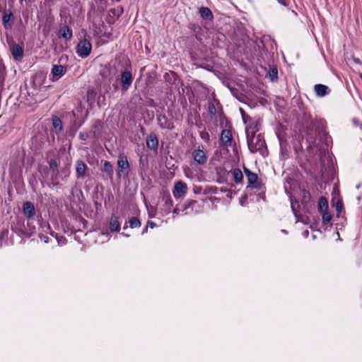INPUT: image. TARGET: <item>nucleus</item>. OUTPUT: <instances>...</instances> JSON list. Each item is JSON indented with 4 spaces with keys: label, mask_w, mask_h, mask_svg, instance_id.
<instances>
[{
    "label": "nucleus",
    "mask_w": 362,
    "mask_h": 362,
    "mask_svg": "<svg viewBox=\"0 0 362 362\" xmlns=\"http://www.w3.org/2000/svg\"><path fill=\"white\" fill-rule=\"evenodd\" d=\"M277 1L283 6H288L289 0H277Z\"/></svg>",
    "instance_id": "32"
},
{
    "label": "nucleus",
    "mask_w": 362,
    "mask_h": 362,
    "mask_svg": "<svg viewBox=\"0 0 362 362\" xmlns=\"http://www.w3.org/2000/svg\"><path fill=\"white\" fill-rule=\"evenodd\" d=\"M244 172L247 178L248 187H252L257 189H260L262 185L261 182L258 180L257 175L251 172L246 168H244Z\"/></svg>",
    "instance_id": "4"
},
{
    "label": "nucleus",
    "mask_w": 362,
    "mask_h": 362,
    "mask_svg": "<svg viewBox=\"0 0 362 362\" xmlns=\"http://www.w3.org/2000/svg\"><path fill=\"white\" fill-rule=\"evenodd\" d=\"M315 91L318 96L322 97L329 93V88L322 84H317L315 86Z\"/></svg>",
    "instance_id": "15"
},
{
    "label": "nucleus",
    "mask_w": 362,
    "mask_h": 362,
    "mask_svg": "<svg viewBox=\"0 0 362 362\" xmlns=\"http://www.w3.org/2000/svg\"><path fill=\"white\" fill-rule=\"evenodd\" d=\"M208 110L211 115H215L216 114V108L214 102H209Z\"/></svg>",
    "instance_id": "26"
},
{
    "label": "nucleus",
    "mask_w": 362,
    "mask_h": 362,
    "mask_svg": "<svg viewBox=\"0 0 362 362\" xmlns=\"http://www.w3.org/2000/svg\"><path fill=\"white\" fill-rule=\"evenodd\" d=\"M59 33L60 35L66 40H69L72 37V31L66 25H64L60 28Z\"/></svg>",
    "instance_id": "16"
},
{
    "label": "nucleus",
    "mask_w": 362,
    "mask_h": 362,
    "mask_svg": "<svg viewBox=\"0 0 362 362\" xmlns=\"http://www.w3.org/2000/svg\"><path fill=\"white\" fill-rule=\"evenodd\" d=\"M91 49L92 45L90 42L88 40L84 39L78 44L76 52L79 57L84 58L89 55Z\"/></svg>",
    "instance_id": "3"
},
{
    "label": "nucleus",
    "mask_w": 362,
    "mask_h": 362,
    "mask_svg": "<svg viewBox=\"0 0 362 362\" xmlns=\"http://www.w3.org/2000/svg\"><path fill=\"white\" fill-rule=\"evenodd\" d=\"M65 74V69L62 65H53L50 77L52 81H56Z\"/></svg>",
    "instance_id": "6"
},
{
    "label": "nucleus",
    "mask_w": 362,
    "mask_h": 362,
    "mask_svg": "<svg viewBox=\"0 0 362 362\" xmlns=\"http://www.w3.org/2000/svg\"><path fill=\"white\" fill-rule=\"evenodd\" d=\"M58 166L57 162L55 160L52 159L49 161V167L51 169L54 170L57 168Z\"/></svg>",
    "instance_id": "30"
},
{
    "label": "nucleus",
    "mask_w": 362,
    "mask_h": 362,
    "mask_svg": "<svg viewBox=\"0 0 362 362\" xmlns=\"http://www.w3.org/2000/svg\"><path fill=\"white\" fill-rule=\"evenodd\" d=\"M110 229L111 232H117L120 230L119 217L112 215L110 221Z\"/></svg>",
    "instance_id": "14"
},
{
    "label": "nucleus",
    "mask_w": 362,
    "mask_h": 362,
    "mask_svg": "<svg viewBox=\"0 0 362 362\" xmlns=\"http://www.w3.org/2000/svg\"><path fill=\"white\" fill-rule=\"evenodd\" d=\"M121 83L122 85V90L126 91L129 89L132 83V75L128 70L124 71L121 74Z\"/></svg>",
    "instance_id": "5"
},
{
    "label": "nucleus",
    "mask_w": 362,
    "mask_h": 362,
    "mask_svg": "<svg viewBox=\"0 0 362 362\" xmlns=\"http://www.w3.org/2000/svg\"><path fill=\"white\" fill-rule=\"evenodd\" d=\"M110 12L112 13L114 16L117 15V17H119L122 13V8H113L111 9Z\"/></svg>",
    "instance_id": "29"
},
{
    "label": "nucleus",
    "mask_w": 362,
    "mask_h": 362,
    "mask_svg": "<svg viewBox=\"0 0 362 362\" xmlns=\"http://www.w3.org/2000/svg\"><path fill=\"white\" fill-rule=\"evenodd\" d=\"M291 208H292V210H293V213H294L295 216H296V217H298L297 212L296 211L295 206H294V204H293V202H292V201H291Z\"/></svg>",
    "instance_id": "35"
},
{
    "label": "nucleus",
    "mask_w": 362,
    "mask_h": 362,
    "mask_svg": "<svg viewBox=\"0 0 362 362\" xmlns=\"http://www.w3.org/2000/svg\"><path fill=\"white\" fill-rule=\"evenodd\" d=\"M305 235H308V230L305 232Z\"/></svg>",
    "instance_id": "44"
},
{
    "label": "nucleus",
    "mask_w": 362,
    "mask_h": 362,
    "mask_svg": "<svg viewBox=\"0 0 362 362\" xmlns=\"http://www.w3.org/2000/svg\"><path fill=\"white\" fill-rule=\"evenodd\" d=\"M318 210L320 213L328 210V202L326 198L321 197L319 199Z\"/></svg>",
    "instance_id": "19"
},
{
    "label": "nucleus",
    "mask_w": 362,
    "mask_h": 362,
    "mask_svg": "<svg viewBox=\"0 0 362 362\" xmlns=\"http://www.w3.org/2000/svg\"><path fill=\"white\" fill-rule=\"evenodd\" d=\"M341 207H342L341 204V203H337V211H340Z\"/></svg>",
    "instance_id": "37"
},
{
    "label": "nucleus",
    "mask_w": 362,
    "mask_h": 362,
    "mask_svg": "<svg viewBox=\"0 0 362 362\" xmlns=\"http://www.w3.org/2000/svg\"><path fill=\"white\" fill-rule=\"evenodd\" d=\"M45 226H46L48 229H49V224H45Z\"/></svg>",
    "instance_id": "43"
},
{
    "label": "nucleus",
    "mask_w": 362,
    "mask_h": 362,
    "mask_svg": "<svg viewBox=\"0 0 362 362\" xmlns=\"http://www.w3.org/2000/svg\"><path fill=\"white\" fill-rule=\"evenodd\" d=\"M240 113L242 114L243 119H245V112L241 108L240 109Z\"/></svg>",
    "instance_id": "39"
},
{
    "label": "nucleus",
    "mask_w": 362,
    "mask_h": 362,
    "mask_svg": "<svg viewBox=\"0 0 362 362\" xmlns=\"http://www.w3.org/2000/svg\"><path fill=\"white\" fill-rule=\"evenodd\" d=\"M147 147L153 151H156L158 146V139L153 133L150 134L146 138Z\"/></svg>",
    "instance_id": "11"
},
{
    "label": "nucleus",
    "mask_w": 362,
    "mask_h": 362,
    "mask_svg": "<svg viewBox=\"0 0 362 362\" xmlns=\"http://www.w3.org/2000/svg\"><path fill=\"white\" fill-rule=\"evenodd\" d=\"M320 214L322 215V222L324 224H326L331 221L332 217L331 214L328 211V210L321 212Z\"/></svg>",
    "instance_id": "22"
},
{
    "label": "nucleus",
    "mask_w": 362,
    "mask_h": 362,
    "mask_svg": "<svg viewBox=\"0 0 362 362\" xmlns=\"http://www.w3.org/2000/svg\"><path fill=\"white\" fill-rule=\"evenodd\" d=\"M103 170L107 173V175L112 178L113 175V166L109 161H105L103 164Z\"/></svg>",
    "instance_id": "20"
},
{
    "label": "nucleus",
    "mask_w": 362,
    "mask_h": 362,
    "mask_svg": "<svg viewBox=\"0 0 362 362\" xmlns=\"http://www.w3.org/2000/svg\"><path fill=\"white\" fill-rule=\"evenodd\" d=\"M221 141L226 147L230 146L232 144V133L228 129H223L221 135Z\"/></svg>",
    "instance_id": "13"
},
{
    "label": "nucleus",
    "mask_w": 362,
    "mask_h": 362,
    "mask_svg": "<svg viewBox=\"0 0 362 362\" xmlns=\"http://www.w3.org/2000/svg\"><path fill=\"white\" fill-rule=\"evenodd\" d=\"M52 126L54 132L57 134L62 131L63 125L61 119L57 117L52 118Z\"/></svg>",
    "instance_id": "17"
},
{
    "label": "nucleus",
    "mask_w": 362,
    "mask_h": 362,
    "mask_svg": "<svg viewBox=\"0 0 362 362\" xmlns=\"http://www.w3.org/2000/svg\"><path fill=\"white\" fill-rule=\"evenodd\" d=\"M240 113L242 114L243 119H245V112L241 108L240 109Z\"/></svg>",
    "instance_id": "40"
},
{
    "label": "nucleus",
    "mask_w": 362,
    "mask_h": 362,
    "mask_svg": "<svg viewBox=\"0 0 362 362\" xmlns=\"http://www.w3.org/2000/svg\"><path fill=\"white\" fill-rule=\"evenodd\" d=\"M154 226H155V223H150V226H151V228H153V227H154Z\"/></svg>",
    "instance_id": "42"
},
{
    "label": "nucleus",
    "mask_w": 362,
    "mask_h": 362,
    "mask_svg": "<svg viewBox=\"0 0 362 362\" xmlns=\"http://www.w3.org/2000/svg\"><path fill=\"white\" fill-rule=\"evenodd\" d=\"M129 222L130 227L132 228H138V227H140V226H141V223H140L139 220L135 217H132L129 220Z\"/></svg>",
    "instance_id": "24"
},
{
    "label": "nucleus",
    "mask_w": 362,
    "mask_h": 362,
    "mask_svg": "<svg viewBox=\"0 0 362 362\" xmlns=\"http://www.w3.org/2000/svg\"><path fill=\"white\" fill-rule=\"evenodd\" d=\"M40 239L45 243H47L49 242V238L45 235H40Z\"/></svg>",
    "instance_id": "33"
},
{
    "label": "nucleus",
    "mask_w": 362,
    "mask_h": 362,
    "mask_svg": "<svg viewBox=\"0 0 362 362\" xmlns=\"http://www.w3.org/2000/svg\"><path fill=\"white\" fill-rule=\"evenodd\" d=\"M199 13L202 18L205 20H210L212 18V13L211 10L206 7H201L199 8Z\"/></svg>",
    "instance_id": "18"
},
{
    "label": "nucleus",
    "mask_w": 362,
    "mask_h": 362,
    "mask_svg": "<svg viewBox=\"0 0 362 362\" xmlns=\"http://www.w3.org/2000/svg\"><path fill=\"white\" fill-rule=\"evenodd\" d=\"M233 179L236 182H241L243 179V175L239 168H235L233 172Z\"/></svg>",
    "instance_id": "21"
},
{
    "label": "nucleus",
    "mask_w": 362,
    "mask_h": 362,
    "mask_svg": "<svg viewBox=\"0 0 362 362\" xmlns=\"http://www.w3.org/2000/svg\"><path fill=\"white\" fill-rule=\"evenodd\" d=\"M192 157L194 161L200 165H203L207 161V156L205 151L200 148H197L193 151Z\"/></svg>",
    "instance_id": "7"
},
{
    "label": "nucleus",
    "mask_w": 362,
    "mask_h": 362,
    "mask_svg": "<svg viewBox=\"0 0 362 362\" xmlns=\"http://www.w3.org/2000/svg\"><path fill=\"white\" fill-rule=\"evenodd\" d=\"M247 144L250 151L252 153L262 151L265 146V141L260 134L252 136L248 139Z\"/></svg>",
    "instance_id": "1"
},
{
    "label": "nucleus",
    "mask_w": 362,
    "mask_h": 362,
    "mask_svg": "<svg viewBox=\"0 0 362 362\" xmlns=\"http://www.w3.org/2000/svg\"><path fill=\"white\" fill-rule=\"evenodd\" d=\"M310 199V194L309 193V192L306 191V190H303L302 191V203L303 204H307Z\"/></svg>",
    "instance_id": "23"
},
{
    "label": "nucleus",
    "mask_w": 362,
    "mask_h": 362,
    "mask_svg": "<svg viewBox=\"0 0 362 362\" xmlns=\"http://www.w3.org/2000/svg\"><path fill=\"white\" fill-rule=\"evenodd\" d=\"M12 56L16 61H21L23 57V48L18 44H13L11 46Z\"/></svg>",
    "instance_id": "9"
},
{
    "label": "nucleus",
    "mask_w": 362,
    "mask_h": 362,
    "mask_svg": "<svg viewBox=\"0 0 362 362\" xmlns=\"http://www.w3.org/2000/svg\"><path fill=\"white\" fill-rule=\"evenodd\" d=\"M269 76L272 81H274L277 79L278 77V71L276 68H272L269 71Z\"/></svg>",
    "instance_id": "25"
},
{
    "label": "nucleus",
    "mask_w": 362,
    "mask_h": 362,
    "mask_svg": "<svg viewBox=\"0 0 362 362\" xmlns=\"http://www.w3.org/2000/svg\"><path fill=\"white\" fill-rule=\"evenodd\" d=\"M12 16V13H4V16H3V23L5 25V27H6V23L10 21L11 19V17Z\"/></svg>",
    "instance_id": "28"
},
{
    "label": "nucleus",
    "mask_w": 362,
    "mask_h": 362,
    "mask_svg": "<svg viewBox=\"0 0 362 362\" xmlns=\"http://www.w3.org/2000/svg\"><path fill=\"white\" fill-rule=\"evenodd\" d=\"M23 210L24 215L28 218H33L35 214L34 204L30 202H26L23 204Z\"/></svg>",
    "instance_id": "12"
},
{
    "label": "nucleus",
    "mask_w": 362,
    "mask_h": 362,
    "mask_svg": "<svg viewBox=\"0 0 362 362\" xmlns=\"http://www.w3.org/2000/svg\"><path fill=\"white\" fill-rule=\"evenodd\" d=\"M173 214H179V209H175L173 210Z\"/></svg>",
    "instance_id": "41"
},
{
    "label": "nucleus",
    "mask_w": 362,
    "mask_h": 362,
    "mask_svg": "<svg viewBox=\"0 0 362 362\" xmlns=\"http://www.w3.org/2000/svg\"><path fill=\"white\" fill-rule=\"evenodd\" d=\"M28 226L29 227V230L25 233L29 235L33 234L35 232V226H30L29 223H28Z\"/></svg>",
    "instance_id": "31"
},
{
    "label": "nucleus",
    "mask_w": 362,
    "mask_h": 362,
    "mask_svg": "<svg viewBox=\"0 0 362 362\" xmlns=\"http://www.w3.org/2000/svg\"><path fill=\"white\" fill-rule=\"evenodd\" d=\"M197 201H194V200L191 201V202L189 203V204L186 206V209H188V208H189V207H192V206H193L194 204H197Z\"/></svg>",
    "instance_id": "34"
},
{
    "label": "nucleus",
    "mask_w": 362,
    "mask_h": 362,
    "mask_svg": "<svg viewBox=\"0 0 362 362\" xmlns=\"http://www.w3.org/2000/svg\"><path fill=\"white\" fill-rule=\"evenodd\" d=\"M312 144H313V146L318 147V146H319L318 144L316 143L315 140L312 141Z\"/></svg>",
    "instance_id": "38"
},
{
    "label": "nucleus",
    "mask_w": 362,
    "mask_h": 362,
    "mask_svg": "<svg viewBox=\"0 0 362 362\" xmlns=\"http://www.w3.org/2000/svg\"><path fill=\"white\" fill-rule=\"evenodd\" d=\"M200 136L204 141H205L206 142H208L209 141L210 136H209V133L206 131H202L200 132Z\"/></svg>",
    "instance_id": "27"
},
{
    "label": "nucleus",
    "mask_w": 362,
    "mask_h": 362,
    "mask_svg": "<svg viewBox=\"0 0 362 362\" xmlns=\"http://www.w3.org/2000/svg\"><path fill=\"white\" fill-rule=\"evenodd\" d=\"M117 164L118 167L117 176H127L129 169V163L127 157L124 154H120L118 157Z\"/></svg>",
    "instance_id": "2"
},
{
    "label": "nucleus",
    "mask_w": 362,
    "mask_h": 362,
    "mask_svg": "<svg viewBox=\"0 0 362 362\" xmlns=\"http://www.w3.org/2000/svg\"><path fill=\"white\" fill-rule=\"evenodd\" d=\"M58 242H59V243L60 242H62V243H65V242H66V239H65L64 237H62H62H60V238H59V239H58Z\"/></svg>",
    "instance_id": "36"
},
{
    "label": "nucleus",
    "mask_w": 362,
    "mask_h": 362,
    "mask_svg": "<svg viewBox=\"0 0 362 362\" xmlns=\"http://www.w3.org/2000/svg\"><path fill=\"white\" fill-rule=\"evenodd\" d=\"M187 185L184 182L179 181L175 184L173 195L175 198H180L187 193Z\"/></svg>",
    "instance_id": "8"
},
{
    "label": "nucleus",
    "mask_w": 362,
    "mask_h": 362,
    "mask_svg": "<svg viewBox=\"0 0 362 362\" xmlns=\"http://www.w3.org/2000/svg\"><path fill=\"white\" fill-rule=\"evenodd\" d=\"M87 165L82 160H77L76 163V173L78 178H84L86 176Z\"/></svg>",
    "instance_id": "10"
}]
</instances>
